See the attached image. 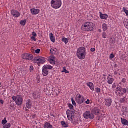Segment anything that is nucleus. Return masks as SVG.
Listing matches in <instances>:
<instances>
[{"mask_svg": "<svg viewBox=\"0 0 128 128\" xmlns=\"http://www.w3.org/2000/svg\"><path fill=\"white\" fill-rule=\"evenodd\" d=\"M94 28L96 25L92 22H86L82 26L83 32H94Z\"/></svg>", "mask_w": 128, "mask_h": 128, "instance_id": "f257e3e1", "label": "nucleus"}, {"mask_svg": "<svg viewBox=\"0 0 128 128\" xmlns=\"http://www.w3.org/2000/svg\"><path fill=\"white\" fill-rule=\"evenodd\" d=\"M76 56L80 60H84L86 56V48L84 47L80 48L78 50Z\"/></svg>", "mask_w": 128, "mask_h": 128, "instance_id": "f03ea898", "label": "nucleus"}, {"mask_svg": "<svg viewBox=\"0 0 128 128\" xmlns=\"http://www.w3.org/2000/svg\"><path fill=\"white\" fill-rule=\"evenodd\" d=\"M62 0H52L51 1V6L55 10H58L62 6Z\"/></svg>", "mask_w": 128, "mask_h": 128, "instance_id": "7ed1b4c3", "label": "nucleus"}, {"mask_svg": "<svg viewBox=\"0 0 128 128\" xmlns=\"http://www.w3.org/2000/svg\"><path fill=\"white\" fill-rule=\"evenodd\" d=\"M128 88H116V94H118V92H119L118 94V96H122L124 94L128 92Z\"/></svg>", "mask_w": 128, "mask_h": 128, "instance_id": "20e7f679", "label": "nucleus"}, {"mask_svg": "<svg viewBox=\"0 0 128 128\" xmlns=\"http://www.w3.org/2000/svg\"><path fill=\"white\" fill-rule=\"evenodd\" d=\"M68 118L70 122H73L75 124H78V118L74 116V114H67Z\"/></svg>", "mask_w": 128, "mask_h": 128, "instance_id": "39448f33", "label": "nucleus"}, {"mask_svg": "<svg viewBox=\"0 0 128 128\" xmlns=\"http://www.w3.org/2000/svg\"><path fill=\"white\" fill-rule=\"evenodd\" d=\"M84 118L86 120H88V118L94 120V116L90 111H86L84 114Z\"/></svg>", "mask_w": 128, "mask_h": 128, "instance_id": "423d86ee", "label": "nucleus"}, {"mask_svg": "<svg viewBox=\"0 0 128 128\" xmlns=\"http://www.w3.org/2000/svg\"><path fill=\"white\" fill-rule=\"evenodd\" d=\"M34 61L40 66L41 64H44L46 62V58L42 57H36L34 58Z\"/></svg>", "mask_w": 128, "mask_h": 128, "instance_id": "0eeeda50", "label": "nucleus"}, {"mask_svg": "<svg viewBox=\"0 0 128 128\" xmlns=\"http://www.w3.org/2000/svg\"><path fill=\"white\" fill-rule=\"evenodd\" d=\"M22 58L26 60H32L34 58V56L30 54H22Z\"/></svg>", "mask_w": 128, "mask_h": 128, "instance_id": "6e6552de", "label": "nucleus"}, {"mask_svg": "<svg viewBox=\"0 0 128 128\" xmlns=\"http://www.w3.org/2000/svg\"><path fill=\"white\" fill-rule=\"evenodd\" d=\"M23 102L24 98H22V96L18 95L17 100L16 102V104H17V106H22V104Z\"/></svg>", "mask_w": 128, "mask_h": 128, "instance_id": "1a4fd4ad", "label": "nucleus"}, {"mask_svg": "<svg viewBox=\"0 0 128 128\" xmlns=\"http://www.w3.org/2000/svg\"><path fill=\"white\" fill-rule=\"evenodd\" d=\"M84 96L80 95L76 98V102L77 104H84Z\"/></svg>", "mask_w": 128, "mask_h": 128, "instance_id": "9d476101", "label": "nucleus"}, {"mask_svg": "<svg viewBox=\"0 0 128 128\" xmlns=\"http://www.w3.org/2000/svg\"><path fill=\"white\" fill-rule=\"evenodd\" d=\"M100 109L98 108H94L92 110V114H95V116H98L100 114Z\"/></svg>", "mask_w": 128, "mask_h": 128, "instance_id": "9b49d317", "label": "nucleus"}, {"mask_svg": "<svg viewBox=\"0 0 128 128\" xmlns=\"http://www.w3.org/2000/svg\"><path fill=\"white\" fill-rule=\"evenodd\" d=\"M11 14L14 18H20V13L16 10H12Z\"/></svg>", "mask_w": 128, "mask_h": 128, "instance_id": "f8f14e48", "label": "nucleus"}, {"mask_svg": "<svg viewBox=\"0 0 128 128\" xmlns=\"http://www.w3.org/2000/svg\"><path fill=\"white\" fill-rule=\"evenodd\" d=\"M106 101V106L110 108L112 106V98H106L105 100Z\"/></svg>", "mask_w": 128, "mask_h": 128, "instance_id": "ddd939ff", "label": "nucleus"}, {"mask_svg": "<svg viewBox=\"0 0 128 128\" xmlns=\"http://www.w3.org/2000/svg\"><path fill=\"white\" fill-rule=\"evenodd\" d=\"M40 11L39 9H36L34 8L31 10V12L32 16H36V14H40Z\"/></svg>", "mask_w": 128, "mask_h": 128, "instance_id": "4468645a", "label": "nucleus"}, {"mask_svg": "<svg viewBox=\"0 0 128 128\" xmlns=\"http://www.w3.org/2000/svg\"><path fill=\"white\" fill-rule=\"evenodd\" d=\"M26 106L27 108H32V101L30 100H28L26 102Z\"/></svg>", "mask_w": 128, "mask_h": 128, "instance_id": "2eb2a0df", "label": "nucleus"}, {"mask_svg": "<svg viewBox=\"0 0 128 128\" xmlns=\"http://www.w3.org/2000/svg\"><path fill=\"white\" fill-rule=\"evenodd\" d=\"M88 86H89L90 90L94 92V85L92 84V82H88L87 83Z\"/></svg>", "mask_w": 128, "mask_h": 128, "instance_id": "dca6fc26", "label": "nucleus"}, {"mask_svg": "<svg viewBox=\"0 0 128 128\" xmlns=\"http://www.w3.org/2000/svg\"><path fill=\"white\" fill-rule=\"evenodd\" d=\"M108 80V84H114V78L110 77H107Z\"/></svg>", "mask_w": 128, "mask_h": 128, "instance_id": "f3484780", "label": "nucleus"}, {"mask_svg": "<svg viewBox=\"0 0 128 128\" xmlns=\"http://www.w3.org/2000/svg\"><path fill=\"white\" fill-rule=\"evenodd\" d=\"M100 18H102V20H107V18H108V14H102V12H100Z\"/></svg>", "mask_w": 128, "mask_h": 128, "instance_id": "a211bd4d", "label": "nucleus"}, {"mask_svg": "<svg viewBox=\"0 0 128 128\" xmlns=\"http://www.w3.org/2000/svg\"><path fill=\"white\" fill-rule=\"evenodd\" d=\"M42 74L44 76H46L48 75V70L44 68V67L42 68Z\"/></svg>", "mask_w": 128, "mask_h": 128, "instance_id": "6ab92c4d", "label": "nucleus"}, {"mask_svg": "<svg viewBox=\"0 0 128 128\" xmlns=\"http://www.w3.org/2000/svg\"><path fill=\"white\" fill-rule=\"evenodd\" d=\"M50 53L52 54H58V49L56 48H52L50 50Z\"/></svg>", "mask_w": 128, "mask_h": 128, "instance_id": "aec40b11", "label": "nucleus"}, {"mask_svg": "<svg viewBox=\"0 0 128 128\" xmlns=\"http://www.w3.org/2000/svg\"><path fill=\"white\" fill-rule=\"evenodd\" d=\"M50 62L52 64H55L56 57H54V56H50Z\"/></svg>", "mask_w": 128, "mask_h": 128, "instance_id": "412c9836", "label": "nucleus"}, {"mask_svg": "<svg viewBox=\"0 0 128 128\" xmlns=\"http://www.w3.org/2000/svg\"><path fill=\"white\" fill-rule=\"evenodd\" d=\"M32 96L34 100H38V96H40V92H34L32 94Z\"/></svg>", "mask_w": 128, "mask_h": 128, "instance_id": "4be33fe9", "label": "nucleus"}, {"mask_svg": "<svg viewBox=\"0 0 128 128\" xmlns=\"http://www.w3.org/2000/svg\"><path fill=\"white\" fill-rule=\"evenodd\" d=\"M121 122L124 126H128V121L126 119L121 118Z\"/></svg>", "mask_w": 128, "mask_h": 128, "instance_id": "5701e85b", "label": "nucleus"}, {"mask_svg": "<svg viewBox=\"0 0 128 128\" xmlns=\"http://www.w3.org/2000/svg\"><path fill=\"white\" fill-rule=\"evenodd\" d=\"M50 36L51 42H56V38H54L52 33L50 34Z\"/></svg>", "mask_w": 128, "mask_h": 128, "instance_id": "b1692460", "label": "nucleus"}, {"mask_svg": "<svg viewBox=\"0 0 128 128\" xmlns=\"http://www.w3.org/2000/svg\"><path fill=\"white\" fill-rule=\"evenodd\" d=\"M54 126L50 124L48 122H46L44 124V128H52Z\"/></svg>", "mask_w": 128, "mask_h": 128, "instance_id": "393cba45", "label": "nucleus"}, {"mask_svg": "<svg viewBox=\"0 0 128 128\" xmlns=\"http://www.w3.org/2000/svg\"><path fill=\"white\" fill-rule=\"evenodd\" d=\"M66 114H67V115L74 114V109H68L66 112Z\"/></svg>", "mask_w": 128, "mask_h": 128, "instance_id": "a878e982", "label": "nucleus"}, {"mask_svg": "<svg viewBox=\"0 0 128 128\" xmlns=\"http://www.w3.org/2000/svg\"><path fill=\"white\" fill-rule=\"evenodd\" d=\"M61 124H62L63 128H68V122H66L64 121H62L61 122Z\"/></svg>", "mask_w": 128, "mask_h": 128, "instance_id": "bb28decb", "label": "nucleus"}, {"mask_svg": "<svg viewBox=\"0 0 128 128\" xmlns=\"http://www.w3.org/2000/svg\"><path fill=\"white\" fill-rule=\"evenodd\" d=\"M43 68L47 70H48L52 69V66L50 65H45Z\"/></svg>", "mask_w": 128, "mask_h": 128, "instance_id": "cd10ccee", "label": "nucleus"}, {"mask_svg": "<svg viewBox=\"0 0 128 128\" xmlns=\"http://www.w3.org/2000/svg\"><path fill=\"white\" fill-rule=\"evenodd\" d=\"M102 29L104 32L108 30V25L106 24H104L102 26Z\"/></svg>", "mask_w": 128, "mask_h": 128, "instance_id": "c85d7f7f", "label": "nucleus"}, {"mask_svg": "<svg viewBox=\"0 0 128 128\" xmlns=\"http://www.w3.org/2000/svg\"><path fill=\"white\" fill-rule=\"evenodd\" d=\"M62 41L63 42H64L66 44H68V39L67 38H62Z\"/></svg>", "mask_w": 128, "mask_h": 128, "instance_id": "c756f323", "label": "nucleus"}, {"mask_svg": "<svg viewBox=\"0 0 128 128\" xmlns=\"http://www.w3.org/2000/svg\"><path fill=\"white\" fill-rule=\"evenodd\" d=\"M26 20H21V22H20V24H21V26H26Z\"/></svg>", "mask_w": 128, "mask_h": 128, "instance_id": "7c9ffc66", "label": "nucleus"}, {"mask_svg": "<svg viewBox=\"0 0 128 128\" xmlns=\"http://www.w3.org/2000/svg\"><path fill=\"white\" fill-rule=\"evenodd\" d=\"M7 122L8 120H6V118H4V120H2V124H3V126H4Z\"/></svg>", "mask_w": 128, "mask_h": 128, "instance_id": "2f4dec72", "label": "nucleus"}, {"mask_svg": "<svg viewBox=\"0 0 128 128\" xmlns=\"http://www.w3.org/2000/svg\"><path fill=\"white\" fill-rule=\"evenodd\" d=\"M10 126H12V124H10V123H8L6 126H4L3 128H10Z\"/></svg>", "mask_w": 128, "mask_h": 128, "instance_id": "473e14b6", "label": "nucleus"}, {"mask_svg": "<svg viewBox=\"0 0 128 128\" xmlns=\"http://www.w3.org/2000/svg\"><path fill=\"white\" fill-rule=\"evenodd\" d=\"M102 36L104 38H108V34H106V32H104L102 33Z\"/></svg>", "mask_w": 128, "mask_h": 128, "instance_id": "72a5a7b5", "label": "nucleus"}, {"mask_svg": "<svg viewBox=\"0 0 128 128\" xmlns=\"http://www.w3.org/2000/svg\"><path fill=\"white\" fill-rule=\"evenodd\" d=\"M123 12H124L126 16H128V10H126V8H123Z\"/></svg>", "mask_w": 128, "mask_h": 128, "instance_id": "f704fd0d", "label": "nucleus"}, {"mask_svg": "<svg viewBox=\"0 0 128 128\" xmlns=\"http://www.w3.org/2000/svg\"><path fill=\"white\" fill-rule=\"evenodd\" d=\"M71 100H72V104L74 106H76V101L74 100V98H72Z\"/></svg>", "mask_w": 128, "mask_h": 128, "instance_id": "c9c22d12", "label": "nucleus"}, {"mask_svg": "<svg viewBox=\"0 0 128 128\" xmlns=\"http://www.w3.org/2000/svg\"><path fill=\"white\" fill-rule=\"evenodd\" d=\"M34 66H30V72H34Z\"/></svg>", "mask_w": 128, "mask_h": 128, "instance_id": "e433bc0d", "label": "nucleus"}, {"mask_svg": "<svg viewBox=\"0 0 128 128\" xmlns=\"http://www.w3.org/2000/svg\"><path fill=\"white\" fill-rule=\"evenodd\" d=\"M68 108H70L69 110H74V106H72V104H68Z\"/></svg>", "mask_w": 128, "mask_h": 128, "instance_id": "4c0bfd02", "label": "nucleus"}, {"mask_svg": "<svg viewBox=\"0 0 128 128\" xmlns=\"http://www.w3.org/2000/svg\"><path fill=\"white\" fill-rule=\"evenodd\" d=\"M36 36H32L31 37V40H34V42H36Z\"/></svg>", "mask_w": 128, "mask_h": 128, "instance_id": "58836bf2", "label": "nucleus"}, {"mask_svg": "<svg viewBox=\"0 0 128 128\" xmlns=\"http://www.w3.org/2000/svg\"><path fill=\"white\" fill-rule=\"evenodd\" d=\"M120 102L121 104L124 102H126V98H121Z\"/></svg>", "mask_w": 128, "mask_h": 128, "instance_id": "ea45409f", "label": "nucleus"}, {"mask_svg": "<svg viewBox=\"0 0 128 128\" xmlns=\"http://www.w3.org/2000/svg\"><path fill=\"white\" fill-rule=\"evenodd\" d=\"M124 26H128V20H124Z\"/></svg>", "mask_w": 128, "mask_h": 128, "instance_id": "a19ab883", "label": "nucleus"}, {"mask_svg": "<svg viewBox=\"0 0 128 128\" xmlns=\"http://www.w3.org/2000/svg\"><path fill=\"white\" fill-rule=\"evenodd\" d=\"M12 100H14V102H16L17 100H18V96L16 97V96H13L12 97Z\"/></svg>", "mask_w": 128, "mask_h": 128, "instance_id": "79ce46f5", "label": "nucleus"}, {"mask_svg": "<svg viewBox=\"0 0 128 128\" xmlns=\"http://www.w3.org/2000/svg\"><path fill=\"white\" fill-rule=\"evenodd\" d=\"M114 58V54H111L110 56V58L111 60L112 58Z\"/></svg>", "mask_w": 128, "mask_h": 128, "instance_id": "37998d69", "label": "nucleus"}, {"mask_svg": "<svg viewBox=\"0 0 128 128\" xmlns=\"http://www.w3.org/2000/svg\"><path fill=\"white\" fill-rule=\"evenodd\" d=\"M35 52L36 54H40V49H37L36 50Z\"/></svg>", "mask_w": 128, "mask_h": 128, "instance_id": "c03bdc74", "label": "nucleus"}, {"mask_svg": "<svg viewBox=\"0 0 128 128\" xmlns=\"http://www.w3.org/2000/svg\"><path fill=\"white\" fill-rule=\"evenodd\" d=\"M63 72H65V74H70V72L66 69L64 70Z\"/></svg>", "mask_w": 128, "mask_h": 128, "instance_id": "a18cd8bd", "label": "nucleus"}, {"mask_svg": "<svg viewBox=\"0 0 128 128\" xmlns=\"http://www.w3.org/2000/svg\"><path fill=\"white\" fill-rule=\"evenodd\" d=\"M96 90V92L98 93L100 92V88H97Z\"/></svg>", "mask_w": 128, "mask_h": 128, "instance_id": "49530a36", "label": "nucleus"}, {"mask_svg": "<svg viewBox=\"0 0 128 128\" xmlns=\"http://www.w3.org/2000/svg\"><path fill=\"white\" fill-rule=\"evenodd\" d=\"M122 82L123 84H126V78H123Z\"/></svg>", "mask_w": 128, "mask_h": 128, "instance_id": "de8ad7c7", "label": "nucleus"}, {"mask_svg": "<svg viewBox=\"0 0 128 128\" xmlns=\"http://www.w3.org/2000/svg\"><path fill=\"white\" fill-rule=\"evenodd\" d=\"M32 34L33 36H35V37H36V36H38V34H36V32H33L32 33Z\"/></svg>", "mask_w": 128, "mask_h": 128, "instance_id": "09e8293b", "label": "nucleus"}, {"mask_svg": "<svg viewBox=\"0 0 128 128\" xmlns=\"http://www.w3.org/2000/svg\"><path fill=\"white\" fill-rule=\"evenodd\" d=\"M90 50H91V52H96V48H92Z\"/></svg>", "mask_w": 128, "mask_h": 128, "instance_id": "8fccbe9b", "label": "nucleus"}, {"mask_svg": "<svg viewBox=\"0 0 128 128\" xmlns=\"http://www.w3.org/2000/svg\"><path fill=\"white\" fill-rule=\"evenodd\" d=\"M112 88H116V84H114L112 86Z\"/></svg>", "mask_w": 128, "mask_h": 128, "instance_id": "3c124183", "label": "nucleus"}, {"mask_svg": "<svg viewBox=\"0 0 128 128\" xmlns=\"http://www.w3.org/2000/svg\"><path fill=\"white\" fill-rule=\"evenodd\" d=\"M0 104H4V102L3 100H0Z\"/></svg>", "mask_w": 128, "mask_h": 128, "instance_id": "603ef678", "label": "nucleus"}, {"mask_svg": "<svg viewBox=\"0 0 128 128\" xmlns=\"http://www.w3.org/2000/svg\"><path fill=\"white\" fill-rule=\"evenodd\" d=\"M86 104H90V101L89 100H88L87 101H86Z\"/></svg>", "mask_w": 128, "mask_h": 128, "instance_id": "864d4df0", "label": "nucleus"}, {"mask_svg": "<svg viewBox=\"0 0 128 128\" xmlns=\"http://www.w3.org/2000/svg\"><path fill=\"white\" fill-rule=\"evenodd\" d=\"M36 114L32 115V118H36Z\"/></svg>", "mask_w": 128, "mask_h": 128, "instance_id": "5fc2aeb1", "label": "nucleus"}, {"mask_svg": "<svg viewBox=\"0 0 128 128\" xmlns=\"http://www.w3.org/2000/svg\"><path fill=\"white\" fill-rule=\"evenodd\" d=\"M114 74H115V76H116L118 74V72L116 71L114 72Z\"/></svg>", "mask_w": 128, "mask_h": 128, "instance_id": "6e6d98bb", "label": "nucleus"}, {"mask_svg": "<svg viewBox=\"0 0 128 128\" xmlns=\"http://www.w3.org/2000/svg\"><path fill=\"white\" fill-rule=\"evenodd\" d=\"M118 64H115L114 66V68H118Z\"/></svg>", "mask_w": 128, "mask_h": 128, "instance_id": "4d7b16f0", "label": "nucleus"}, {"mask_svg": "<svg viewBox=\"0 0 128 128\" xmlns=\"http://www.w3.org/2000/svg\"><path fill=\"white\" fill-rule=\"evenodd\" d=\"M108 77H109V78H112V76H111L110 74H109Z\"/></svg>", "mask_w": 128, "mask_h": 128, "instance_id": "13d9d810", "label": "nucleus"}, {"mask_svg": "<svg viewBox=\"0 0 128 128\" xmlns=\"http://www.w3.org/2000/svg\"><path fill=\"white\" fill-rule=\"evenodd\" d=\"M10 108H12L14 106H12V105H10Z\"/></svg>", "mask_w": 128, "mask_h": 128, "instance_id": "bf43d9fd", "label": "nucleus"}, {"mask_svg": "<svg viewBox=\"0 0 128 128\" xmlns=\"http://www.w3.org/2000/svg\"><path fill=\"white\" fill-rule=\"evenodd\" d=\"M104 76H106L105 74L103 75Z\"/></svg>", "mask_w": 128, "mask_h": 128, "instance_id": "052dcab7", "label": "nucleus"}, {"mask_svg": "<svg viewBox=\"0 0 128 128\" xmlns=\"http://www.w3.org/2000/svg\"><path fill=\"white\" fill-rule=\"evenodd\" d=\"M0 86H2V83L0 82Z\"/></svg>", "mask_w": 128, "mask_h": 128, "instance_id": "680f3d73", "label": "nucleus"}, {"mask_svg": "<svg viewBox=\"0 0 128 128\" xmlns=\"http://www.w3.org/2000/svg\"><path fill=\"white\" fill-rule=\"evenodd\" d=\"M6 92V90H4V92Z\"/></svg>", "mask_w": 128, "mask_h": 128, "instance_id": "e2e57ef3", "label": "nucleus"}, {"mask_svg": "<svg viewBox=\"0 0 128 128\" xmlns=\"http://www.w3.org/2000/svg\"><path fill=\"white\" fill-rule=\"evenodd\" d=\"M28 110L27 109H26V112H28Z\"/></svg>", "mask_w": 128, "mask_h": 128, "instance_id": "0e129e2a", "label": "nucleus"}, {"mask_svg": "<svg viewBox=\"0 0 128 128\" xmlns=\"http://www.w3.org/2000/svg\"><path fill=\"white\" fill-rule=\"evenodd\" d=\"M119 76H120V74H119Z\"/></svg>", "mask_w": 128, "mask_h": 128, "instance_id": "69168bd1", "label": "nucleus"}]
</instances>
